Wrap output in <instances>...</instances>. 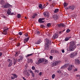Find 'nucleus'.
Returning a JSON list of instances; mask_svg holds the SVG:
<instances>
[{
    "label": "nucleus",
    "mask_w": 80,
    "mask_h": 80,
    "mask_svg": "<svg viewBox=\"0 0 80 80\" xmlns=\"http://www.w3.org/2000/svg\"><path fill=\"white\" fill-rule=\"evenodd\" d=\"M44 61V60L43 58H40L38 61L36 62V63L37 64V65H38L39 63H42V62H43Z\"/></svg>",
    "instance_id": "nucleus-3"
},
{
    "label": "nucleus",
    "mask_w": 80,
    "mask_h": 80,
    "mask_svg": "<svg viewBox=\"0 0 80 80\" xmlns=\"http://www.w3.org/2000/svg\"><path fill=\"white\" fill-rule=\"evenodd\" d=\"M28 40H29V38L28 37L25 38L24 40V42L25 43L28 41Z\"/></svg>",
    "instance_id": "nucleus-14"
},
{
    "label": "nucleus",
    "mask_w": 80,
    "mask_h": 80,
    "mask_svg": "<svg viewBox=\"0 0 80 80\" xmlns=\"http://www.w3.org/2000/svg\"><path fill=\"white\" fill-rule=\"evenodd\" d=\"M68 65H69V64H66L64 65V66H65V67H66H66H68Z\"/></svg>",
    "instance_id": "nucleus-39"
},
{
    "label": "nucleus",
    "mask_w": 80,
    "mask_h": 80,
    "mask_svg": "<svg viewBox=\"0 0 80 80\" xmlns=\"http://www.w3.org/2000/svg\"><path fill=\"white\" fill-rule=\"evenodd\" d=\"M2 17H3V18H6V17L5 16H3Z\"/></svg>",
    "instance_id": "nucleus-58"
},
{
    "label": "nucleus",
    "mask_w": 80,
    "mask_h": 80,
    "mask_svg": "<svg viewBox=\"0 0 80 80\" xmlns=\"http://www.w3.org/2000/svg\"><path fill=\"white\" fill-rule=\"evenodd\" d=\"M44 80H49V79H44Z\"/></svg>",
    "instance_id": "nucleus-63"
},
{
    "label": "nucleus",
    "mask_w": 80,
    "mask_h": 80,
    "mask_svg": "<svg viewBox=\"0 0 80 80\" xmlns=\"http://www.w3.org/2000/svg\"><path fill=\"white\" fill-rule=\"evenodd\" d=\"M24 74L25 76H27V77H29L30 76V74H29V73L27 72H25Z\"/></svg>",
    "instance_id": "nucleus-17"
},
{
    "label": "nucleus",
    "mask_w": 80,
    "mask_h": 80,
    "mask_svg": "<svg viewBox=\"0 0 80 80\" xmlns=\"http://www.w3.org/2000/svg\"><path fill=\"white\" fill-rule=\"evenodd\" d=\"M8 30V28H7L6 29H5L3 31V34L4 35H7V31Z\"/></svg>",
    "instance_id": "nucleus-9"
},
{
    "label": "nucleus",
    "mask_w": 80,
    "mask_h": 80,
    "mask_svg": "<svg viewBox=\"0 0 80 80\" xmlns=\"http://www.w3.org/2000/svg\"><path fill=\"white\" fill-rule=\"evenodd\" d=\"M41 42V40L39 39L35 42V44H40Z\"/></svg>",
    "instance_id": "nucleus-18"
},
{
    "label": "nucleus",
    "mask_w": 80,
    "mask_h": 80,
    "mask_svg": "<svg viewBox=\"0 0 80 80\" xmlns=\"http://www.w3.org/2000/svg\"><path fill=\"white\" fill-rule=\"evenodd\" d=\"M18 35H22V32H19Z\"/></svg>",
    "instance_id": "nucleus-43"
},
{
    "label": "nucleus",
    "mask_w": 80,
    "mask_h": 80,
    "mask_svg": "<svg viewBox=\"0 0 80 80\" xmlns=\"http://www.w3.org/2000/svg\"><path fill=\"white\" fill-rule=\"evenodd\" d=\"M47 27H50L51 26V24L50 23H48L47 24Z\"/></svg>",
    "instance_id": "nucleus-36"
},
{
    "label": "nucleus",
    "mask_w": 80,
    "mask_h": 80,
    "mask_svg": "<svg viewBox=\"0 0 80 80\" xmlns=\"http://www.w3.org/2000/svg\"><path fill=\"white\" fill-rule=\"evenodd\" d=\"M42 4H40L39 5V8H42Z\"/></svg>",
    "instance_id": "nucleus-40"
},
{
    "label": "nucleus",
    "mask_w": 80,
    "mask_h": 80,
    "mask_svg": "<svg viewBox=\"0 0 80 80\" xmlns=\"http://www.w3.org/2000/svg\"><path fill=\"white\" fill-rule=\"evenodd\" d=\"M12 76H13L11 78L12 80H14L15 78H17L18 77V76L16 75V74L15 73L12 74Z\"/></svg>",
    "instance_id": "nucleus-7"
},
{
    "label": "nucleus",
    "mask_w": 80,
    "mask_h": 80,
    "mask_svg": "<svg viewBox=\"0 0 80 80\" xmlns=\"http://www.w3.org/2000/svg\"><path fill=\"white\" fill-rule=\"evenodd\" d=\"M32 70H35V67L34 66H32Z\"/></svg>",
    "instance_id": "nucleus-44"
},
{
    "label": "nucleus",
    "mask_w": 80,
    "mask_h": 80,
    "mask_svg": "<svg viewBox=\"0 0 80 80\" xmlns=\"http://www.w3.org/2000/svg\"><path fill=\"white\" fill-rule=\"evenodd\" d=\"M36 33L37 34V35H39V34H40V32L39 31H37Z\"/></svg>",
    "instance_id": "nucleus-50"
},
{
    "label": "nucleus",
    "mask_w": 80,
    "mask_h": 80,
    "mask_svg": "<svg viewBox=\"0 0 80 80\" xmlns=\"http://www.w3.org/2000/svg\"><path fill=\"white\" fill-rule=\"evenodd\" d=\"M45 41L46 42V44L44 45L45 47V49H46V50H48V47L50 45H51V41L47 38L45 39Z\"/></svg>",
    "instance_id": "nucleus-2"
},
{
    "label": "nucleus",
    "mask_w": 80,
    "mask_h": 80,
    "mask_svg": "<svg viewBox=\"0 0 80 80\" xmlns=\"http://www.w3.org/2000/svg\"><path fill=\"white\" fill-rule=\"evenodd\" d=\"M10 40H13V38H11L10 39Z\"/></svg>",
    "instance_id": "nucleus-61"
},
{
    "label": "nucleus",
    "mask_w": 80,
    "mask_h": 80,
    "mask_svg": "<svg viewBox=\"0 0 80 80\" xmlns=\"http://www.w3.org/2000/svg\"><path fill=\"white\" fill-rule=\"evenodd\" d=\"M58 27H61L62 26V27H64L65 26V25L63 23H61L60 24H59L58 25Z\"/></svg>",
    "instance_id": "nucleus-13"
},
{
    "label": "nucleus",
    "mask_w": 80,
    "mask_h": 80,
    "mask_svg": "<svg viewBox=\"0 0 80 80\" xmlns=\"http://www.w3.org/2000/svg\"><path fill=\"white\" fill-rule=\"evenodd\" d=\"M73 53L74 56H76L77 55V52H73Z\"/></svg>",
    "instance_id": "nucleus-33"
},
{
    "label": "nucleus",
    "mask_w": 80,
    "mask_h": 80,
    "mask_svg": "<svg viewBox=\"0 0 80 80\" xmlns=\"http://www.w3.org/2000/svg\"><path fill=\"white\" fill-rule=\"evenodd\" d=\"M25 36L26 37H28V34L27 33L25 34Z\"/></svg>",
    "instance_id": "nucleus-49"
},
{
    "label": "nucleus",
    "mask_w": 80,
    "mask_h": 80,
    "mask_svg": "<svg viewBox=\"0 0 80 80\" xmlns=\"http://www.w3.org/2000/svg\"><path fill=\"white\" fill-rule=\"evenodd\" d=\"M57 72L58 73H61V71L60 70H58L57 71Z\"/></svg>",
    "instance_id": "nucleus-42"
},
{
    "label": "nucleus",
    "mask_w": 80,
    "mask_h": 80,
    "mask_svg": "<svg viewBox=\"0 0 80 80\" xmlns=\"http://www.w3.org/2000/svg\"><path fill=\"white\" fill-rule=\"evenodd\" d=\"M14 62H13V64L15 65V64H16V63H17V59H14Z\"/></svg>",
    "instance_id": "nucleus-29"
},
{
    "label": "nucleus",
    "mask_w": 80,
    "mask_h": 80,
    "mask_svg": "<svg viewBox=\"0 0 80 80\" xmlns=\"http://www.w3.org/2000/svg\"><path fill=\"white\" fill-rule=\"evenodd\" d=\"M2 55V53L0 52V57H1Z\"/></svg>",
    "instance_id": "nucleus-56"
},
{
    "label": "nucleus",
    "mask_w": 80,
    "mask_h": 80,
    "mask_svg": "<svg viewBox=\"0 0 80 80\" xmlns=\"http://www.w3.org/2000/svg\"><path fill=\"white\" fill-rule=\"evenodd\" d=\"M58 35L57 34H56L53 35V37L54 39H55V38H58Z\"/></svg>",
    "instance_id": "nucleus-16"
},
{
    "label": "nucleus",
    "mask_w": 80,
    "mask_h": 80,
    "mask_svg": "<svg viewBox=\"0 0 80 80\" xmlns=\"http://www.w3.org/2000/svg\"><path fill=\"white\" fill-rule=\"evenodd\" d=\"M70 30L69 29H68L66 30V32L67 33H69V32H70Z\"/></svg>",
    "instance_id": "nucleus-41"
},
{
    "label": "nucleus",
    "mask_w": 80,
    "mask_h": 80,
    "mask_svg": "<svg viewBox=\"0 0 80 80\" xmlns=\"http://www.w3.org/2000/svg\"><path fill=\"white\" fill-rule=\"evenodd\" d=\"M10 6V5L9 4V3H5L4 5H2V7L3 8H8Z\"/></svg>",
    "instance_id": "nucleus-4"
},
{
    "label": "nucleus",
    "mask_w": 80,
    "mask_h": 80,
    "mask_svg": "<svg viewBox=\"0 0 80 80\" xmlns=\"http://www.w3.org/2000/svg\"><path fill=\"white\" fill-rule=\"evenodd\" d=\"M17 17L18 18H21V14H18Z\"/></svg>",
    "instance_id": "nucleus-31"
},
{
    "label": "nucleus",
    "mask_w": 80,
    "mask_h": 80,
    "mask_svg": "<svg viewBox=\"0 0 80 80\" xmlns=\"http://www.w3.org/2000/svg\"><path fill=\"white\" fill-rule=\"evenodd\" d=\"M49 58L50 60H52V59H53V57L52 56H50Z\"/></svg>",
    "instance_id": "nucleus-46"
},
{
    "label": "nucleus",
    "mask_w": 80,
    "mask_h": 80,
    "mask_svg": "<svg viewBox=\"0 0 80 80\" xmlns=\"http://www.w3.org/2000/svg\"><path fill=\"white\" fill-rule=\"evenodd\" d=\"M76 77L78 78V80H80V75H76Z\"/></svg>",
    "instance_id": "nucleus-28"
},
{
    "label": "nucleus",
    "mask_w": 80,
    "mask_h": 80,
    "mask_svg": "<svg viewBox=\"0 0 80 80\" xmlns=\"http://www.w3.org/2000/svg\"><path fill=\"white\" fill-rule=\"evenodd\" d=\"M75 64L76 65H79L80 64V62L78 59H75Z\"/></svg>",
    "instance_id": "nucleus-11"
},
{
    "label": "nucleus",
    "mask_w": 80,
    "mask_h": 80,
    "mask_svg": "<svg viewBox=\"0 0 80 80\" xmlns=\"http://www.w3.org/2000/svg\"><path fill=\"white\" fill-rule=\"evenodd\" d=\"M43 14L44 16L46 17H48V18L49 17V16L50 14H49V12H43Z\"/></svg>",
    "instance_id": "nucleus-5"
},
{
    "label": "nucleus",
    "mask_w": 80,
    "mask_h": 80,
    "mask_svg": "<svg viewBox=\"0 0 80 80\" xmlns=\"http://www.w3.org/2000/svg\"><path fill=\"white\" fill-rule=\"evenodd\" d=\"M0 4H1V5H5V1L3 0H1L0 1Z\"/></svg>",
    "instance_id": "nucleus-20"
},
{
    "label": "nucleus",
    "mask_w": 80,
    "mask_h": 80,
    "mask_svg": "<svg viewBox=\"0 0 80 80\" xmlns=\"http://www.w3.org/2000/svg\"><path fill=\"white\" fill-rule=\"evenodd\" d=\"M29 61L31 63H32L33 62V60L32 59H30L29 60Z\"/></svg>",
    "instance_id": "nucleus-45"
},
{
    "label": "nucleus",
    "mask_w": 80,
    "mask_h": 80,
    "mask_svg": "<svg viewBox=\"0 0 80 80\" xmlns=\"http://www.w3.org/2000/svg\"><path fill=\"white\" fill-rule=\"evenodd\" d=\"M42 74V72H41L39 73V75H40V76H41Z\"/></svg>",
    "instance_id": "nucleus-47"
},
{
    "label": "nucleus",
    "mask_w": 80,
    "mask_h": 80,
    "mask_svg": "<svg viewBox=\"0 0 80 80\" xmlns=\"http://www.w3.org/2000/svg\"><path fill=\"white\" fill-rule=\"evenodd\" d=\"M51 53H56V52H58V51L56 50H52L51 51Z\"/></svg>",
    "instance_id": "nucleus-23"
},
{
    "label": "nucleus",
    "mask_w": 80,
    "mask_h": 80,
    "mask_svg": "<svg viewBox=\"0 0 80 80\" xmlns=\"http://www.w3.org/2000/svg\"><path fill=\"white\" fill-rule=\"evenodd\" d=\"M16 55H18V54H19V53H20V52H16Z\"/></svg>",
    "instance_id": "nucleus-53"
},
{
    "label": "nucleus",
    "mask_w": 80,
    "mask_h": 80,
    "mask_svg": "<svg viewBox=\"0 0 80 80\" xmlns=\"http://www.w3.org/2000/svg\"><path fill=\"white\" fill-rule=\"evenodd\" d=\"M62 53H64L65 52V50H64V49H63L62 50Z\"/></svg>",
    "instance_id": "nucleus-54"
},
{
    "label": "nucleus",
    "mask_w": 80,
    "mask_h": 80,
    "mask_svg": "<svg viewBox=\"0 0 80 80\" xmlns=\"http://www.w3.org/2000/svg\"><path fill=\"white\" fill-rule=\"evenodd\" d=\"M74 55L73 53V52H72L70 54V57H71V58H73L74 57Z\"/></svg>",
    "instance_id": "nucleus-22"
},
{
    "label": "nucleus",
    "mask_w": 80,
    "mask_h": 80,
    "mask_svg": "<svg viewBox=\"0 0 80 80\" xmlns=\"http://www.w3.org/2000/svg\"><path fill=\"white\" fill-rule=\"evenodd\" d=\"M65 68H66V67L65 66V65H64V66H62L61 68V69H63Z\"/></svg>",
    "instance_id": "nucleus-35"
},
{
    "label": "nucleus",
    "mask_w": 80,
    "mask_h": 80,
    "mask_svg": "<svg viewBox=\"0 0 80 80\" xmlns=\"http://www.w3.org/2000/svg\"><path fill=\"white\" fill-rule=\"evenodd\" d=\"M32 55H33V53H31L29 54H28L27 56H26V57L28 58L29 57H31V56H32Z\"/></svg>",
    "instance_id": "nucleus-25"
},
{
    "label": "nucleus",
    "mask_w": 80,
    "mask_h": 80,
    "mask_svg": "<svg viewBox=\"0 0 80 80\" xmlns=\"http://www.w3.org/2000/svg\"><path fill=\"white\" fill-rule=\"evenodd\" d=\"M55 75L54 74H53L52 75V78L53 79L55 78Z\"/></svg>",
    "instance_id": "nucleus-37"
},
{
    "label": "nucleus",
    "mask_w": 80,
    "mask_h": 80,
    "mask_svg": "<svg viewBox=\"0 0 80 80\" xmlns=\"http://www.w3.org/2000/svg\"><path fill=\"white\" fill-rule=\"evenodd\" d=\"M74 67V66L72 65H69V67L68 68V71H71L73 69V68Z\"/></svg>",
    "instance_id": "nucleus-6"
},
{
    "label": "nucleus",
    "mask_w": 80,
    "mask_h": 80,
    "mask_svg": "<svg viewBox=\"0 0 80 80\" xmlns=\"http://www.w3.org/2000/svg\"><path fill=\"white\" fill-rule=\"evenodd\" d=\"M22 78L23 79V80H25V77H23Z\"/></svg>",
    "instance_id": "nucleus-60"
},
{
    "label": "nucleus",
    "mask_w": 80,
    "mask_h": 80,
    "mask_svg": "<svg viewBox=\"0 0 80 80\" xmlns=\"http://www.w3.org/2000/svg\"><path fill=\"white\" fill-rule=\"evenodd\" d=\"M32 77H34V73H32Z\"/></svg>",
    "instance_id": "nucleus-52"
},
{
    "label": "nucleus",
    "mask_w": 80,
    "mask_h": 80,
    "mask_svg": "<svg viewBox=\"0 0 80 80\" xmlns=\"http://www.w3.org/2000/svg\"><path fill=\"white\" fill-rule=\"evenodd\" d=\"M76 48V45L75 42H70V46L69 47V50L70 51H73L74 49Z\"/></svg>",
    "instance_id": "nucleus-1"
},
{
    "label": "nucleus",
    "mask_w": 80,
    "mask_h": 80,
    "mask_svg": "<svg viewBox=\"0 0 80 80\" xmlns=\"http://www.w3.org/2000/svg\"><path fill=\"white\" fill-rule=\"evenodd\" d=\"M59 11V9L58 8L55 9V10L54 11V13H57Z\"/></svg>",
    "instance_id": "nucleus-30"
},
{
    "label": "nucleus",
    "mask_w": 80,
    "mask_h": 80,
    "mask_svg": "<svg viewBox=\"0 0 80 80\" xmlns=\"http://www.w3.org/2000/svg\"><path fill=\"white\" fill-rule=\"evenodd\" d=\"M68 5V3H66V2H64V7H67Z\"/></svg>",
    "instance_id": "nucleus-34"
},
{
    "label": "nucleus",
    "mask_w": 80,
    "mask_h": 80,
    "mask_svg": "<svg viewBox=\"0 0 80 80\" xmlns=\"http://www.w3.org/2000/svg\"><path fill=\"white\" fill-rule=\"evenodd\" d=\"M69 9H71L72 10H73L75 8V6L73 5L70 6H69Z\"/></svg>",
    "instance_id": "nucleus-12"
},
{
    "label": "nucleus",
    "mask_w": 80,
    "mask_h": 80,
    "mask_svg": "<svg viewBox=\"0 0 80 80\" xmlns=\"http://www.w3.org/2000/svg\"><path fill=\"white\" fill-rule=\"evenodd\" d=\"M37 14L36 13H35L34 14L33 16H32V18L33 19L34 18H35V17H37Z\"/></svg>",
    "instance_id": "nucleus-24"
},
{
    "label": "nucleus",
    "mask_w": 80,
    "mask_h": 80,
    "mask_svg": "<svg viewBox=\"0 0 80 80\" xmlns=\"http://www.w3.org/2000/svg\"><path fill=\"white\" fill-rule=\"evenodd\" d=\"M74 72H76V71H77V69H74Z\"/></svg>",
    "instance_id": "nucleus-55"
},
{
    "label": "nucleus",
    "mask_w": 80,
    "mask_h": 80,
    "mask_svg": "<svg viewBox=\"0 0 80 80\" xmlns=\"http://www.w3.org/2000/svg\"><path fill=\"white\" fill-rule=\"evenodd\" d=\"M43 20H45V18H40L38 19V22H40V23H43L45 21H43Z\"/></svg>",
    "instance_id": "nucleus-10"
},
{
    "label": "nucleus",
    "mask_w": 80,
    "mask_h": 80,
    "mask_svg": "<svg viewBox=\"0 0 80 80\" xmlns=\"http://www.w3.org/2000/svg\"><path fill=\"white\" fill-rule=\"evenodd\" d=\"M12 7V6L10 5V6L9 7Z\"/></svg>",
    "instance_id": "nucleus-62"
},
{
    "label": "nucleus",
    "mask_w": 80,
    "mask_h": 80,
    "mask_svg": "<svg viewBox=\"0 0 80 80\" xmlns=\"http://www.w3.org/2000/svg\"><path fill=\"white\" fill-rule=\"evenodd\" d=\"M20 61H22V60H21L20 58L18 59V62H20Z\"/></svg>",
    "instance_id": "nucleus-48"
},
{
    "label": "nucleus",
    "mask_w": 80,
    "mask_h": 80,
    "mask_svg": "<svg viewBox=\"0 0 80 80\" xmlns=\"http://www.w3.org/2000/svg\"><path fill=\"white\" fill-rule=\"evenodd\" d=\"M35 72L36 73H39V71L37 70V69H35Z\"/></svg>",
    "instance_id": "nucleus-38"
},
{
    "label": "nucleus",
    "mask_w": 80,
    "mask_h": 80,
    "mask_svg": "<svg viewBox=\"0 0 80 80\" xmlns=\"http://www.w3.org/2000/svg\"><path fill=\"white\" fill-rule=\"evenodd\" d=\"M8 62H10L9 63L8 66L9 67H11V66L12 65V61L10 59H8Z\"/></svg>",
    "instance_id": "nucleus-8"
},
{
    "label": "nucleus",
    "mask_w": 80,
    "mask_h": 80,
    "mask_svg": "<svg viewBox=\"0 0 80 80\" xmlns=\"http://www.w3.org/2000/svg\"><path fill=\"white\" fill-rule=\"evenodd\" d=\"M53 18H54V20H57L58 19V16L57 15H55L53 16Z\"/></svg>",
    "instance_id": "nucleus-15"
},
{
    "label": "nucleus",
    "mask_w": 80,
    "mask_h": 80,
    "mask_svg": "<svg viewBox=\"0 0 80 80\" xmlns=\"http://www.w3.org/2000/svg\"><path fill=\"white\" fill-rule=\"evenodd\" d=\"M44 64H47L48 63V60L47 59L44 60Z\"/></svg>",
    "instance_id": "nucleus-27"
},
{
    "label": "nucleus",
    "mask_w": 80,
    "mask_h": 80,
    "mask_svg": "<svg viewBox=\"0 0 80 80\" xmlns=\"http://www.w3.org/2000/svg\"><path fill=\"white\" fill-rule=\"evenodd\" d=\"M41 27H45V26H43V25H42L41 26Z\"/></svg>",
    "instance_id": "nucleus-59"
},
{
    "label": "nucleus",
    "mask_w": 80,
    "mask_h": 80,
    "mask_svg": "<svg viewBox=\"0 0 80 80\" xmlns=\"http://www.w3.org/2000/svg\"><path fill=\"white\" fill-rule=\"evenodd\" d=\"M46 4H47V5H48V3L47 2V3H46Z\"/></svg>",
    "instance_id": "nucleus-64"
},
{
    "label": "nucleus",
    "mask_w": 80,
    "mask_h": 80,
    "mask_svg": "<svg viewBox=\"0 0 80 80\" xmlns=\"http://www.w3.org/2000/svg\"><path fill=\"white\" fill-rule=\"evenodd\" d=\"M66 10H68V9H70V8H69V7L68 8H66Z\"/></svg>",
    "instance_id": "nucleus-57"
},
{
    "label": "nucleus",
    "mask_w": 80,
    "mask_h": 80,
    "mask_svg": "<svg viewBox=\"0 0 80 80\" xmlns=\"http://www.w3.org/2000/svg\"><path fill=\"white\" fill-rule=\"evenodd\" d=\"M10 13H11V9L9 8L7 11V14H8V15H9L10 14Z\"/></svg>",
    "instance_id": "nucleus-19"
},
{
    "label": "nucleus",
    "mask_w": 80,
    "mask_h": 80,
    "mask_svg": "<svg viewBox=\"0 0 80 80\" xmlns=\"http://www.w3.org/2000/svg\"><path fill=\"white\" fill-rule=\"evenodd\" d=\"M58 63V62H55L53 63V65L54 66H56V65H57Z\"/></svg>",
    "instance_id": "nucleus-21"
},
{
    "label": "nucleus",
    "mask_w": 80,
    "mask_h": 80,
    "mask_svg": "<svg viewBox=\"0 0 80 80\" xmlns=\"http://www.w3.org/2000/svg\"><path fill=\"white\" fill-rule=\"evenodd\" d=\"M70 38H71V37H68L66 38L65 39V41H68V40H69V39Z\"/></svg>",
    "instance_id": "nucleus-26"
},
{
    "label": "nucleus",
    "mask_w": 80,
    "mask_h": 80,
    "mask_svg": "<svg viewBox=\"0 0 80 80\" xmlns=\"http://www.w3.org/2000/svg\"><path fill=\"white\" fill-rule=\"evenodd\" d=\"M19 58L21 60H23V56H20Z\"/></svg>",
    "instance_id": "nucleus-32"
},
{
    "label": "nucleus",
    "mask_w": 80,
    "mask_h": 80,
    "mask_svg": "<svg viewBox=\"0 0 80 80\" xmlns=\"http://www.w3.org/2000/svg\"><path fill=\"white\" fill-rule=\"evenodd\" d=\"M30 73H33V72L32 71V70H30Z\"/></svg>",
    "instance_id": "nucleus-51"
}]
</instances>
